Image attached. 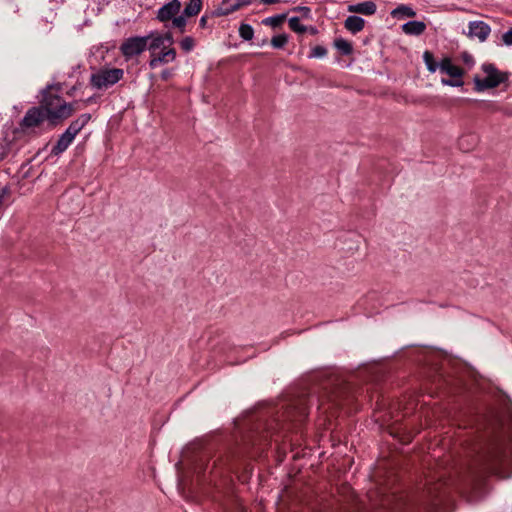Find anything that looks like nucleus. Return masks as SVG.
Here are the masks:
<instances>
[{"label":"nucleus","mask_w":512,"mask_h":512,"mask_svg":"<svg viewBox=\"0 0 512 512\" xmlns=\"http://www.w3.org/2000/svg\"><path fill=\"white\" fill-rule=\"evenodd\" d=\"M473 459L467 469L454 475L440 474L427 483L425 504L437 510L446 500L450 490H461L463 485L478 482L486 473H497L507 457L505 441L493 437L477 444Z\"/></svg>","instance_id":"obj_1"},{"label":"nucleus","mask_w":512,"mask_h":512,"mask_svg":"<svg viewBox=\"0 0 512 512\" xmlns=\"http://www.w3.org/2000/svg\"><path fill=\"white\" fill-rule=\"evenodd\" d=\"M59 93L58 86H49L42 91L40 104L46 112L47 120L52 124L68 118L73 112L72 105L64 101Z\"/></svg>","instance_id":"obj_2"},{"label":"nucleus","mask_w":512,"mask_h":512,"mask_svg":"<svg viewBox=\"0 0 512 512\" xmlns=\"http://www.w3.org/2000/svg\"><path fill=\"white\" fill-rule=\"evenodd\" d=\"M90 118V115L83 114L80 117H78L75 121H73L66 129V131L59 137L57 143L51 150L52 154L59 155L63 153L72 143L75 136L88 123Z\"/></svg>","instance_id":"obj_3"},{"label":"nucleus","mask_w":512,"mask_h":512,"mask_svg":"<svg viewBox=\"0 0 512 512\" xmlns=\"http://www.w3.org/2000/svg\"><path fill=\"white\" fill-rule=\"evenodd\" d=\"M482 70L486 75L484 78L474 77L475 89L477 91L495 88L508 79L507 74L499 71L493 64H483Z\"/></svg>","instance_id":"obj_4"},{"label":"nucleus","mask_w":512,"mask_h":512,"mask_svg":"<svg viewBox=\"0 0 512 512\" xmlns=\"http://www.w3.org/2000/svg\"><path fill=\"white\" fill-rule=\"evenodd\" d=\"M148 46V38L145 36H133L125 39L120 45V52L126 60L142 54Z\"/></svg>","instance_id":"obj_5"},{"label":"nucleus","mask_w":512,"mask_h":512,"mask_svg":"<svg viewBox=\"0 0 512 512\" xmlns=\"http://www.w3.org/2000/svg\"><path fill=\"white\" fill-rule=\"evenodd\" d=\"M439 69L442 73L449 75L455 80L442 79V83L448 86H461L463 82L461 78L464 74L462 68L453 64L452 60L448 57L443 58L439 63Z\"/></svg>","instance_id":"obj_6"},{"label":"nucleus","mask_w":512,"mask_h":512,"mask_svg":"<svg viewBox=\"0 0 512 512\" xmlns=\"http://www.w3.org/2000/svg\"><path fill=\"white\" fill-rule=\"evenodd\" d=\"M145 37L148 38L147 49L149 50L150 55L154 52L161 51L163 47L172 46L174 43L173 35L169 31L165 33H161L159 31H151Z\"/></svg>","instance_id":"obj_7"},{"label":"nucleus","mask_w":512,"mask_h":512,"mask_svg":"<svg viewBox=\"0 0 512 512\" xmlns=\"http://www.w3.org/2000/svg\"><path fill=\"white\" fill-rule=\"evenodd\" d=\"M124 72L120 68L98 70V89L109 88L122 79Z\"/></svg>","instance_id":"obj_8"},{"label":"nucleus","mask_w":512,"mask_h":512,"mask_svg":"<svg viewBox=\"0 0 512 512\" xmlns=\"http://www.w3.org/2000/svg\"><path fill=\"white\" fill-rule=\"evenodd\" d=\"M176 50L172 46L163 47L161 51L154 52L150 55L149 67L156 69L160 65L168 64L176 59Z\"/></svg>","instance_id":"obj_9"},{"label":"nucleus","mask_w":512,"mask_h":512,"mask_svg":"<svg viewBox=\"0 0 512 512\" xmlns=\"http://www.w3.org/2000/svg\"><path fill=\"white\" fill-rule=\"evenodd\" d=\"M44 120H47L46 112L40 105V107H33L26 112L21 125L26 128L36 127Z\"/></svg>","instance_id":"obj_10"},{"label":"nucleus","mask_w":512,"mask_h":512,"mask_svg":"<svg viewBox=\"0 0 512 512\" xmlns=\"http://www.w3.org/2000/svg\"><path fill=\"white\" fill-rule=\"evenodd\" d=\"M252 0H223L215 10L216 16H227L242 7L250 5Z\"/></svg>","instance_id":"obj_11"},{"label":"nucleus","mask_w":512,"mask_h":512,"mask_svg":"<svg viewBox=\"0 0 512 512\" xmlns=\"http://www.w3.org/2000/svg\"><path fill=\"white\" fill-rule=\"evenodd\" d=\"M181 2L179 0H172L169 3L163 5L157 11V20L160 22H167L172 20L180 12Z\"/></svg>","instance_id":"obj_12"},{"label":"nucleus","mask_w":512,"mask_h":512,"mask_svg":"<svg viewBox=\"0 0 512 512\" xmlns=\"http://www.w3.org/2000/svg\"><path fill=\"white\" fill-rule=\"evenodd\" d=\"M340 392H333L331 394H326L321 397H310L308 399V403L313 404L317 403L318 409H323L324 412H327L332 406L340 405Z\"/></svg>","instance_id":"obj_13"},{"label":"nucleus","mask_w":512,"mask_h":512,"mask_svg":"<svg viewBox=\"0 0 512 512\" xmlns=\"http://www.w3.org/2000/svg\"><path fill=\"white\" fill-rule=\"evenodd\" d=\"M309 414L308 403L304 400L299 401L287 412V418L293 422H302Z\"/></svg>","instance_id":"obj_14"},{"label":"nucleus","mask_w":512,"mask_h":512,"mask_svg":"<svg viewBox=\"0 0 512 512\" xmlns=\"http://www.w3.org/2000/svg\"><path fill=\"white\" fill-rule=\"evenodd\" d=\"M491 29L488 24L483 21H472L469 23V36L476 37L481 42H484L489 34Z\"/></svg>","instance_id":"obj_15"},{"label":"nucleus","mask_w":512,"mask_h":512,"mask_svg":"<svg viewBox=\"0 0 512 512\" xmlns=\"http://www.w3.org/2000/svg\"><path fill=\"white\" fill-rule=\"evenodd\" d=\"M376 4L373 1H365L353 5H349L348 11L363 15H372L376 12Z\"/></svg>","instance_id":"obj_16"},{"label":"nucleus","mask_w":512,"mask_h":512,"mask_svg":"<svg viewBox=\"0 0 512 512\" xmlns=\"http://www.w3.org/2000/svg\"><path fill=\"white\" fill-rule=\"evenodd\" d=\"M426 30V24L422 21H409L402 25V31L407 35L419 36Z\"/></svg>","instance_id":"obj_17"},{"label":"nucleus","mask_w":512,"mask_h":512,"mask_svg":"<svg viewBox=\"0 0 512 512\" xmlns=\"http://www.w3.org/2000/svg\"><path fill=\"white\" fill-rule=\"evenodd\" d=\"M364 25V19L359 16H349L344 22L345 28L353 34L360 32Z\"/></svg>","instance_id":"obj_18"},{"label":"nucleus","mask_w":512,"mask_h":512,"mask_svg":"<svg viewBox=\"0 0 512 512\" xmlns=\"http://www.w3.org/2000/svg\"><path fill=\"white\" fill-rule=\"evenodd\" d=\"M416 15V12L413 10L412 7L408 5H399L395 9L391 11V16L394 18H404V17H414Z\"/></svg>","instance_id":"obj_19"},{"label":"nucleus","mask_w":512,"mask_h":512,"mask_svg":"<svg viewBox=\"0 0 512 512\" xmlns=\"http://www.w3.org/2000/svg\"><path fill=\"white\" fill-rule=\"evenodd\" d=\"M202 9V0H190L182 13L184 16L193 17L200 13Z\"/></svg>","instance_id":"obj_20"},{"label":"nucleus","mask_w":512,"mask_h":512,"mask_svg":"<svg viewBox=\"0 0 512 512\" xmlns=\"http://www.w3.org/2000/svg\"><path fill=\"white\" fill-rule=\"evenodd\" d=\"M286 19L285 14H279L271 17H267L262 20V24L265 26H270L272 28H277L282 25L284 20Z\"/></svg>","instance_id":"obj_21"},{"label":"nucleus","mask_w":512,"mask_h":512,"mask_svg":"<svg viewBox=\"0 0 512 512\" xmlns=\"http://www.w3.org/2000/svg\"><path fill=\"white\" fill-rule=\"evenodd\" d=\"M477 142V139L474 135H466L459 139V147L464 151H469L472 146H474Z\"/></svg>","instance_id":"obj_22"},{"label":"nucleus","mask_w":512,"mask_h":512,"mask_svg":"<svg viewBox=\"0 0 512 512\" xmlns=\"http://www.w3.org/2000/svg\"><path fill=\"white\" fill-rule=\"evenodd\" d=\"M423 60L426 64L427 69L434 73L439 68V63H437L434 59V56L431 52L425 51L423 54Z\"/></svg>","instance_id":"obj_23"},{"label":"nucleus","mask_w":512,"mask_h":512,"mask_svg":"<svg viewBox=\"0 0 512 512\" xmlns=\"http://www.w3.org/2000/svg\"><path fill=\"white\" fill-rule=\"evenodd\" d=\"M239 35L245 41H250L254 36V29L251 25L242 23L239 27Z\"/></svg>","instance_id":"obj_24"},{"label":"nucleus","mask_w":512,"mask_h":512,"mask_svg":"<svg viewBox=\"0 0 512 512\" xmlns=\"http://www.w3.org/2000/svg\"><path fill=\"white\" fill-rule=\"evenodd\" d=\"M334 44L343 55H349L353 51L351 43L345 39H336Z\"/></svg>","instance_id":"obj_25"},{"label":"nucleus","mask_w":512,"mask_h":512,"mask_svg":"<svg viewBox=\"0 0 512 512\" xmlns=\"http://www.w3.org/2000/svg\"><path fill=\"white\" fill-rule=\"evenodd\" d=\"M289 28L298 34L306 33V26L300 23L299 17H291L288 20Z\"/></svg>","instance_id":"obj_26"},{"label":"nucleus","mask_w":512,"mask_h":512,"mask_svg":"<svg viewBox=\"0 0 512 512\" xmlns=\"http://www.w3.org/2000/svg\"><path fill=\"white\" fill-rule=\"evenodd\" d=\"M188 16H184V13L181 15L175 16L172 19L173 27L177 28L180 33H184L186 31L187 19Z\"/></svg>","instance_id":"obj_27"},{"label":"nucleus","mask_w":512,"mask_h":512,"mask_svg":"<svg viewBox=\"0 0 512 512\" xmlns=\"http://www.w3.org/2000/svg\"><path fill=\"white\" fill-rule=\"evenodd\" d=\"M180 48L185 52H191L196 45L195 39L191 36H186L179 42Z\"/></svg>","instance_id":"obj_28"},{"label":"nucleus","mask_w":512,"mask_h":512,"mask_svg":"<svg viewBox=\"0 0 512 512\" xmlns=\"http://www.w3.org/2000/svg\"><path fill=\"white\" fill-rule=\"evenodd\" d=\"M288 43V35L287 34H279L273 36L271 39V45L276 49L283 48Z\"/></svg>","instance_id":"obj_29"},{"label":"nucleus","mask_w":512,"mask_h":512,"mask_svg":"<svg viewBox=\"0 0 512 512\" xmlns=\"http://www.w3.org/2000/svg\"><path fill=\"white\" fill-rule=\"evenodd\" d=\"M326 54H327V49L323 46L318 45V46H315L314 48H312L309 57L310 58H321V57L326 56Z\"/></svg>","instance_id":"obj_30"},{"label":"nucleus","mask_w":512,"mask_h":512,"mask_svg":"<svg viewBox=\"0 0 512 512\" xmlns=\"http://www.w3.org/2000/svg\"><path fill=\"white\" fill-rule=\"evenodd\" d=\"M293 11L301 14L303 18L310 19L311 18V9L306 6H297L293 8Z\"/></svg>","instance_id":"obj_31"},{"label":"nucleus","mask_w":512,"mask_h":512,"mask_svg":"<svg viewBox=\"0 0 512 512\" xmlns=\"http://www.w3.org/2000/svg\"><path fill=\"white\" fill-rule=\"evenodd\" d=\"M502 39L506 45H512V28L503 34Z\"/></svg>","instance_id":"obj_32"},{"label":"nucleus","mask_w":512,"mask_h":512,"mask_svg":"<svg viewBox=\"0 0 512 512\" xmlns=\"http://www.w3.org/2000/svg\"><path fill=\"white\" fill-rule=\"evenodd\" d=\"M207 22H208V16L207 15H203L200 20H199V26L200 28H206L207 26Z\"/></svg>","instance_id":"obj_33"},{"label":"nucleus","mask_w":512,"mask_h":512,"mask_svg":"<svg viewBox=\"0 0 512 512\" xmlns=\"http://www.w3.org/2000/svg\"><path fill=\"white\" fill-rule=\"evenodd\" d=\"M171 76H172V72H171V70H168V69L162 71V73H161V78L163 80H168Z\"/></svg>","instance_id":"obj_34"},{"label":"nucleus","mask_w":512,"mask_h":512,"mask_svg":"<svg viewBox=\"0 0 512 512\" xmlns=\"http://www.w3.org/2000/svg\"><path fill=\"white\" fill-rule=\"evenodd\" d=\"M306 32L310 33L311 35H316L318 33V30L314 26H306Z\"/></svg>","instance_id":"obj_35"},{"label":"nucleus","mask_w":512,"mask_h":512,"mask_svg":"<svg viewBox=\"0 0 512 512\" xmlns=\"http://www.w3.org/2000/svg\"><path fill=\"white\" fill-rule=\"evenodd\" d=\"M463 59L466 63L473 62L472 57L466 53L463 55Z\"/></svg>","instance_id":"obj_36"},{"label":"nucleus","mask_w":512,"mask_h":512,"mask_svg":"<svg viewBox=\"0 0 512 512\" xmlns=\"http://www.w3.org/2000/svg\"><path fill=\"white\" fill-rule=\"evenodd\" d=\"M265 4H275L278 3L280 0H261Z\"/></svg>","instance_id":"obj_37"},{"label":"nucleus","mask_w":512,"mask_h":512,"mask_svg":"<svg viewBox=\"0 0 512 512\" xmlns=\"http://www.w3.org/2000/svg\"><path fill=\"white\" fill-rule=\"evenodd\" d=\"M90 81L92 84H96V73H92L90 76Z\"/></svg>","instance_id":"obj_38"}]
</instances>
